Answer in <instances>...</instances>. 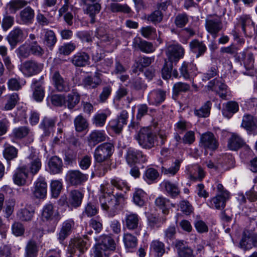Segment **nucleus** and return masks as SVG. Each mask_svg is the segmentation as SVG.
Segmentation results:
<instances>
[{
  "mask_svg": "<svg viewBox=\"0 0 257 257\" xmlns=\"http://www.w3.org/2000/svg\"><path fill=\"white\" fill-rule=\"evenodd\" d=\"M101 195L99 197L101 207L103 210L109 212H115L119 204L123 201V195L121 193L113 194V192L106 191L104 186L100 187Z\"/></svg>",
  "mask_w": 257,
  "mask_h": 257,
  "instance_id": "1",
  "label": "nucleus"
},
{
  "mask_svg": "<svg viewBox=\"0 0 257 257\" xmlns=\"http://www.w3.org/2000/svg\"><path fill=\"white\" fill-rule=\"evenodd\" d=\"M101 242L98 243L94 248V257H103L113 255L112 253L116 247V244L114 240L109 236L103 235L99 238ZM121 255L119 253L118 254H113L114 257Z\"/></svg>",
  "mask_w": 257,
  "mask_h": 257,
  "instance_id": "2",
  "label": "nucleus"
},
{
  "mask_svg": "<svg viewBox=\"0 0 257 257\" xmlns=\"http://www.w3.org/2000/svg\"><path fill=\"white\" fill-rule=\"evenodd\" d=\"M135 138L142 148L150 149L155 146L157 136L149 127H143L139 131Z\"/></svg>",
  "mask_w": 257,
  "mask_h": 257,
  "instance_id": "3",
  "label": "nucleus"
},
{
  "mask_svg": "<svg viewBox=\"0 0 257 257\" xmlns=\"http://www.w3.org/2000/svg\"><path fill=\"white\" fill-rule=\"evenodd\" d=\"M43 69V64L32 60L25 61L19 66L20 71L24 76L27 77L38 74Z\"/></svg>",
  "mask_w": 257,
  "mask_h": 257,
  "instance_id": "4",
  "label": "nucleus"
},
{
  "mask_svg": "<svg viewBox=\"0 0 257 257\" xmlns=\"http://www.w3.org/2000/svg\"><path fill=\"white\" fill-rule=\"evenodd\" d=\"M113 146L110 143H103L95 149L94 157L97 162H102L109 157L112 153Z\"/></svg>",
  "mask_w": 257,
  "mask_h": 257,
  "instance_id": "5",
  "label": "nucleus"
},
{
  "mask_svg": "<svg viewBox=\"0 0 257 257\" xmlns=\"http://www.w3.org/2000/svg\"><path fill=\"white\" fill-rule=\"evenodd\" d=\"M62 217L58 210H55L52 204H47L43 208L42 213V219L44 221L52 222L56 225Z\"/></svg>",
  "mask_w": 257,
  "mask_h": 257,
  "instance_id": "6",
  "label": "nucleus"
},
{
  "mask_svg": "<svg viewBox=\"0 0 257 257\" xmlns=\"http://www.w3.org/2000/svg\"><path fill=\"white\" fill-rule=\"evenodd\" d=\"M205 27L206 31L215 39L222 29L223 24L219 17L208 18L205 21Z\"/></svg>",
  "mask_w": 257,
  "mask_h": 257,
  "instance_id": "7",
  "label": "nucleus"
},
{
  "mask_svg": "<svg viewBox=\"0 0 257 257\" xmlns=\"http://www.w3.org/2000/svg\"><path fill=\"white\" fill-rule=\"evenodd\" d=\"M200 146L205 150H215L218 147V142L214 134L206 132L201 135Z\"/></svg>",
  "mask_w": 257,
  "mask_h": 257,
  "instance_id": "8",
  "label": "nucleus"
},
{
  "mask_svg": "<svg viewBox=\"0 0 257 257\" xmlns=\"http://www.w3.org/2000/svg\"><path fill=\"white\" fill-rule=\"evenodd\" d=\"M184 49L179 44L169 45L166 50L167 57L172 62H177L184 57Z\"/></svg>",
  "mask_w": 257,
  "mask_h": 257,
  "instance_id": "9",
  "label": "nucleus"
},
{
  "mask_svg": "<svg viewBox=\"0 0 257 257\" xmlns=\"http://www.w3.org/2000/svg\"><path fill=\"white\" fill-rule=\"evenodd\" d=\"M51 80L55 88L60 92H67L70 90L69 82L61 75L59 72L55 71L51 74Z\"/></svg>",
  "mask_w": 257,
  "mask_h": 257,
  "instance_id": "10",
  "label": "nucleus"
},
{
  "mask_svg": "<svg viewBox=\"0 0 257 257\" xmlns=\"http://www.w3.org/2000/svg\"><path fill=\"white\" fill-rule=\"evenodd\" d=\"M27 159L29 161L26 166V171L28 173L34 176L37 174L40 170L42 167L41 159L39 157L37 154L31 153Z\"/></svg>",
  "mask_w": 257,
  "mask_h": 257,
  "instance_id": "11",
  "label": "nucleus"
},
{
  "mask_svg": "<svg viewBox=\"0 0 257 257\" xmlns=\"http://www.w3.org/2000/svg\"><path fill=\"white\" fill-rule=\"evenodd\" d=\"M86 249V243L81 238L71 239L68 247V251L71 255L79 256L81 253L84 252Z\"/></svg>",
  "mask_w": 257,
  "mask_h": 257,
  "instance_id": "12",
  "label": "nucleus"
},
{
  "mask_svg": "<svg viewBox=\"0 0 257 257\" xmlns=\"http://www.w3.org/2000/svg\"><path fill=\"white\" fill-rule=\"evenodd\" d=\"M27 36L26 33L17 27L10 33L7 37V40L12 49H14L18 43L23 42Z\"/></svg>",
  "mask_w": 257,
  "mask_h": 257,
  "instance_id": "13",
  "label": "nucleus"
},
{
  "mask_svg": "<svg viewBox=\"0 0 257 257\" xmlns=\"http://www.w3.org/2000/svg\"><path fill=\"white\" fill-rule=\"evenodd\" d=\"M67 179L73 185H78L86 181L88 175L81 173L79 170H70L66 175Z\"/></svg>",
  "mask_w": 257,
  "mask_h": 257,
  "instance_id": "14",
  "label": "nucleus"
},
{
  "mask_svg": "<svg viewBox=\"0 0 257 257\" xmlns=\"http://www.w3.org/2000/svg\"><path fill=\"white\" fill-rule=\"evenodd\" d=\"M166 91L162 89L152 90L148 95V101L150 104L158 105L166 99Z\"/></svg>",
  "mask_w": 257,
  "mask_h": 257,
  "instance_id": "15",
  "label": "nucleus"
},
{
  "mask_svg": "<svg viewBox=\"0 0 257 257\" xmlns=\"http://www.w3.org/2000/svg\"><path fill=\"white\" fill-rule=\"evenodd\" d=\"M127 118V112L126 110H122L117 118L112 119L109 122V125L116 133L119 134L124 125L126 124Z\"/></svg>",
  "mask_w": 257,
  "mask_h": 257,
  "instance_id": "16",
  "label": "nucleus"
},
{
  "mask_svg": "<svg viewBox=\"0 0 257 257\" xmlns=\"http://www.w3.org/2000/svg\"><path fill=\"white\" fill-rule=\"evenodd\" d=\"M140 219V218L137 214L129 213L126 214L124 222L128 230L140 229L141 227Z\"/></svg>",
  "mask_w": 257,
  "mask_h": 257,
  "instance_id": "17",
  "label": "nucleus"
},
{
  "mask_svg": "<svg viewBox=\"0 0 257 257\" xmlns=\"http://www.w3.org/2000/svg\"><path fill=\"white\" fill-rule=\"evenodd\" d=\"M28 173L26 171V166H22L18 167L13 175V181L18 186H23L26 183Z\"/></svg>",
  "mask_w": 257,
  "mask_h": 257,
  "instance_id": "18",
  "label": "nucleus"
},
{
  "mask_svg": "<svg viewBox=\"0 0 257 257\" xmlns=\"http://www.w3.org/2000/svg\"><path fill=\"white\" fill-rule=\"evenodd\" d=\"M106 138V135L104 131L94 130L87 137L88 146L93 147L99 143L104 141Z\"/></svg>",
  "mask_w": 257,
  "mask_h": 257,
  "instance_id": "19",
  "label": "nucleus"
},
{
  "mask_svg": "<svg viewBox=\"0 0 257 257\" xmlns=\"http://www.w3.org/2000/svg\"><path fill=\"white\" fill-rule=\"evenodd\" d=\"M47 184L43 178H38L35 183L33 195L37 198H44L47 194Z\"/></svg>",
  "mask_w": 257,
  "mask_h": 257,
  "instance_id": "20",
  "label": "nucleus"
},
{
  "mask_svg": "<svg viewBox=\"0 0 257 257\" xmlns=\"http://www.w3.org/2000/svg\"><path fill=\"white\" fill-rule=\"evenodd\" d=\"M186 172L189 179L193 180H201L205 176V173L202 169L197 165L187 166Z\"/></svg>",
  "mask_w": 257,
  "mask_h": 257,
  "instance_id": "21",
  "label": "nucleus"
},
{
  "mask_svg": "<svg viewBox=\"0 0 257 257\" xmlns=\"http://www.w3.org/2000/svg\"><path fill=\"white\" fill-rule=\"evenodd\" d=\"M48 171L52 174H59L63 170V162L61 159L57 157H51L48 162Z\"/></svg>",
  "mask_w": 257,
  "mask_h": 257,
  "instance_id": "22",
  "label": "nucleus"
},
{
  "mask_svg": "<svg viewBox=\"0 0 257 257\" xmlns=\"http://www.w3.org/2000/svg\"><path fill=\"white\" fill-rule=\"evenodd\" d=\"M83 86L87 89L95 88L101 83V74L95 72L93 76H87L83 81Z\"/></svg>",
  "mask_w": 257,
  "mask_h": 257,
  "instance_id": "23",
  "label": "nucleus"
},
{
  "mask_svg": "<svg viewBox=\"0 0 257 257\" xmlns=\"http://www.w3.org/2000/svg\"><path fill=\"white\" fill-rule=\"evenodd\" d=\"M74 221L72 219H68L62 223L61 229L58 237L60 242L64 241L69 235L74 226Z\"/></svg>",
  "mask_w": 257,
  "mask_h": 257,
  "instance_id": "24",
  "label": "nucleus"
},
{
  "mask_svg": "<svg viewBox=\"0 0 257 257\" xmlns=\"http://www.w3.org/2000/svg\"><path fill=\"white\" fill-rule=\"evenodd\" d=\"M229 197V193L224 191L222 195H217L210 200V207H215L217 209L223 208L225 206V202Z\"/></svg>",
  "mask_w": 257,
  "mask_h": 257,
  "instance_id": "25",
  "label": "nucleus"
},
{
  "mask_svg": "<svg viewBox=\"0 0 257 257\" xmlns=\"http://www.w3.org/2000/svg\"><path fill=\"white\" fill-rule=\"evenodd\" d=\"M133 46L136 48H139L144 53H150L153 52L155 48L152 43L142 40L140 38H136L133 41Z\"/></svg>",
  "mask_w": 257,
  "mask_h": 257,
  "instance_id": "26",
  "label": "nucleus"
},
{
  "mask_svg": "<svg viewBox=\"0 0 257 257\" xmlns=\"http://www.w3.org/2000/svg\"><path fill=\"white\" fill-rule=\"evenodd\" d=\"M35 11L30 6H28L22 10L20 13L21 23L23 24H30L34 21Z\"/></svg>",
  "mask_w": 257,
  "mask_h": 257,
  "instance_id": "27",
  "label": "nucleus"
},
{
  "mask_svg": "<svg viewBox=\"0 0 257 257\" xmlns=\"http://www.w3.org/2000/svg\"><path fill=\"white\" fill-rule=\"evenodd\" d=\"M89 59L88 54L84 52H79L73 55L71 62L77 67H84L89 64Z\"/></svg>",
  "mask_w": 257,
  "mask_h": 257,
  "instance_id": "28",
  "label": "nucleus"
},
{
  "mask_svg": "<svg viewBox=\"0 0 257 257\" xmlns=\"http://www.w3.org/2000/svg\"><path fill=\"white\" fill-rule=\"evenodd\" d=\"M95 35L100 40L102 46L111 44L113 42V38L107 33L105 28L100 26L96 31Z\"/></svg>",
  "mask_w": 257,
  "mask_h": 257,
  "instance_id": "29",
  "label": "nucleus"
},
{
  "mask_svg": "<svg viewBox=\"0 0 257 257\" xmlns=\"http://www.w3.org/2000/svg\"><path fill=\"white\" fill-rule=\"evenodd\" d=\"M180 71L181 75L185 79H188L195 75L196 67L193 63L184 62L180 68Z\"/></svg>",
  "mask_w": 257,
  "mask_h": 257,
  "instance_id": "30",
  "label": "nucleus"
},
{
  "mask_svg": "<svg viewBox=\"0 0 257 257\" xmlns=\"http://www.w3.org/2000/svg\"><path fill=\"white\" fill-rule=\"evenodd\" d=\"M189 47L192 52L197 53V58L203 55L207 50L205 45L197 39L193 40L190 42Z\"/></svg>",
  "mask_w": 257,
  "mask_h": 257,
  "instance_id": "31",
  "label": "nucleus"
},
{
  "mask_svg": "<svg viewBox=\"0 0 257 257\" xmlns=\"http://www.w3.org/2000/svg\"><path fill=\"white\" fill-rule=\"evenodd\" d=\"M239 110V105L237 102L229 101L226 102L222 109V114L228 118H230Z\"/></svg>",
  "mask_w": 257,
  "mask_h": 257,
  "instance_id": "32",
  "label": "nucleus"
},
{
  "mask_svg": "<svg viewBox=\"0 0 257 257\" xmlns=\"http://www.w3.org/2000/svg\"><path fill=\"white\" fill-rule=\"evenodd\" d=\"M241 126L247 131H254L257 129V119L250 114H245L243 116Z\"/></svg>",
  "mask_w": 257,
  "mask_h": 257,
  "instance_id": "33",
  "label": "nucleus"
},
{
  "mask_svg": "<svg viewBox=\"0 0 257 257\" xmlns=\"http://www.w3.org/2000/svg\"><path fill=\"white\" fill-rule=\"evenodd\" d=\"M34 210L30 206H26L20 209L17 213V217L22 221H29L32 220Z\"/></svg>",
  "mask_w": 257,
  "mask_h": 257,
  "instance_id": "34",
  "label": "nucleus"
},
{
  "mask_svg": "<svg viewBox=\"0 0 257 257\" xmlns=\"http://www.w3.org/2000/svg\"><path fill=\"white\" fill-rule=\"evenodd\" d=\"M123 241L125 248L128 251L133 252L137 245V237L130 233L124 234Z\"/></svg>",
  "mask_w": 257,
  "mask_h": 257,
  "instance_id": "35",
  "label": "nucleus"
},
{
  "mask_svg": "<svg viewBox=\"0 0 257 257\" xmlns=\"http://www.w3.org/2000/svg\"><path fill=\"white\" fill-rule=\"evenodd\" d=\"M182 162V159H176L169 168L162 167V173L169 177L175 176L180 169V165Z\"/></svg>",
  "mask_w": 257,
  "mask_h": 257,
  "instance_id": "36",
  "label": "nucleus"
},
{
  "mask_svg": "<svg viewBox=\"0 0 257 257\" xmlns=\"http://www.w3.org/2000/svg\"><path fill=\"white\" fill-rule=\"evenodd\" d=\"M150 250L156 255L159 257L162 256L165 252V245L164 243L158 240H154L150 244Z\"/></svg>",
  "mask_w": 257,
  "mask_h": 257,
  "instance_id": "37",
  "label": "nucleus"
},
{
  "mask_svg": "<svg viewBox=\"0 0 257 257\" xmlns=\"http://www.w3.org/2000/svg\"><path fill=\"white\" fill-rule=\"evenodd\" d=\"M75 129L77 132H82L88 127V122L87 119L82 115H77L74 119Z\"/></svg>",
  "mask_w": 257,
  "mask_h": 257,
  "instance_id": "38",
  "label": "nucleus"
},
{
  "mask_svg": "<svg viewBox=\"0 0 257 257\" xmlns=\"http://www.w3.org/2000/svg\"><path fill=\"white\" fill-rule=\"evenodd\" d=\"M31 87L34 89L33 96L35 100L37 101H42L44 96V88L36 80L33 81Z\"/></svg>",
  "mask_w": 257,
  "mask_h": 257,
  "instance_id": "39",
  "label": "nucleus"
},
{
  "mask_svg": "<svg viewBox=\"0 0 257 257\" xmlns=\"http://www.w3.org/2000/svg\"><path fill=\"white\" fill-rule=\"evenodd\" d=\"M244 144L243 140L237 135L232 134L228 140V147L231 150H236Z\"/></svg>",
  "mask_w": 257,
  "mask_h": 257,
  "instance_id": "40",
  "label": "nucleus"
},
{
  "mask_svg": "<svg viewBox=\"0 0 257 257\" xmlns=\"http://www.w3.org/2000/svg\"><path fill=\"white\" fill-rule=\"evenodd\" d=\"M87 7L84 10V13L89 15L91 18L90 22L94 23L95 22V16L98 14L101 10V6L98 3H95L92 5H86Z\"/></svg>",
  "mask_w": 257,
  "mask_h": 257,
  "instance_id": "41",
  "label": "nucleus"
},
{
  "mask_svg": "<svg viewBox=\"0 0 257 257\" xmlns=\"http://www.w3.org/2000/svg\"><path fill=\"white\" fill-rule=\"evenodd\" d=\"M212 103L210 101H207L199 109L194 110V114L199 117H207L210 112Z\"/></svg>",
  "mask_w": 257,
  "mask_h": 257,
  "instance_id": "42",
  "label": "nucleus"
},
{
  "mask_svg": "<svg viewBox=\"0 0 257 257\" xmlns=\"http://www.w3.org/2000/svg\"><path fill=\"white\" fill-rule=\"evenodd\" d=\"M147 198L146 193L141 189H136L133 194L134 202L139 206L144 205Z\"/></svg>",
  "mask_w": 257,
  "mask_h": 257,
  "instance_id": "43",
  "label": "nucleus"
},
{
  "mask_svg": "<svg viewBox=\"0 0 257 257\" xmlns=\"http://www.w3.org/2000/svg\"><path fill=\"white\" fill-rule=\"evenodd\" d=\"M83 195L78 190H73L70 192L69 202L74 207H78L82 202Z\"/></svg>",
  "mask_w": 257,
  "mask_h": 257,
  "instance_id": "44",
  "label": "nucleus"
},
{
  "mask_svg": "<svg viewBox=\"0 0 257 257\" xmlns=\"http://www.w3.org/2000/svg\"><path fill=\"white\" fill-rule=\"evenodd\" d=\"M28 3L25 0H11L7 5V7L11 13L15 14L19 9L28 5Z\"/></svg>",
  "mask_w": 257,
  "mask_h": 257,
  "instance_id": "45",
  "label": "nucleus"
},
{
  "mask_svg": "<svg viewBox=\"0 0 257 257\" xmlns=\"http://www.w3.org/2000/svg\"><path fill=\"white\" fill-rule=\"evenodd\" d=\"M17 150L13 146L8 143L4 144V150L3 155L4 157L8 160H11L17 156Z\"/></svg>",
  "mask_w": 257,
  "mask_h": 257,
  "instance_id": "46",
  "label": "nucleus"
},
{
  "mask_svg": "<svg viewBox=\"0 0 257 257\" xmlns=\"http://www.w3.org/2000/svg\"><path fill=\"white\" fill-rule=\"evenodd\" d=\"M57 42V38L52 30H46L45 31L44 43L48 47H53Z\"/></svg>",
  "mask_w": 257,
  "mask_h": 257,
  "instance_id": "47",
  "label": "nucleus"
},
{
  "mask_svg": "<svg viewBox=\"0 0 257 257\" xmlns=\"http://www.w3.org/2000/svg\"><path fill=\"white\" fill-rule=\"evenodd\" d=\"M155 204L162 210L164 214H168V209L170 206V201L168 199L163 196H159L156 199Z\"/></svg>",
  "mask_w": 257,
  "mask_h": 257,
  "instance_id": "48",
  "label": "nucleus"
},
{
  "mask_svg": "<svg viewBox=\"0 0 257 257\" xmlns=\"http://www.w3.org/2000/svg\"><path fill=\"white\" fill-rule=\"evenodd\" d=\"M159 175V172L156 169L150 168L146 170L144 178L148 184H151L158 178Z\"/></svg>",
  "mask_w": 257,
  "mask_h": 257,
  "instance_id": "49",
  "label": "nucleus"
},
{
  "mask_svg": "<svg viewBox=\"0 0 257 257\" xmlns=\"http://www.w3.org/2000/svg\"><path fill=\"white\" fill-rule=\"evenodd\" d=\"M167 192L171 196L175 197L180 193L179 189L176 184L169 181H165L162 183Z\"/></svg>",
  "mask_w": 257,
  "mask_h": 257,
  "instance_id": "50",
  "label": "nucleus"
},
{
  "mask_svg": "<svg viewBox=\"0 0 257 257\" xmlns=\"http://www.w3.org/2000/svg\"><path fill=\"white\" fill-rule=\"evenodd\" d=\"M7 101L4 109L6 110L12 109L17 104L19 100V95L17 93H13L7 96Z\"/></svg>",
  "mask_w": 257,
  "mask_h": 257,
  "instance_id": "51",
  "label": "nucleus"
},
{
  "mask_svg": "<svg viewBox=\"0 0 257 257\" xmlns=\"http://www.w3.org/2000/svg\"><path fill=\"white\" fill-rule=\"evenodd\" d=\"M18 57L20 59H26L31 54L29 43L26 42L20 46L16 51Z\"/></svg>",
  "mask_w": 257,
  "mask_h": 257,
  "instance_id": "52",
  "label": "nucleus"
},
{
  "mask_svg": "<svg viewBox=\"0 0 257 257\" xmlns=\"http://www.w3.org/2000/svg\"><path fill=\"white\" fill-rule=\"evenodd\" d=\"M107 117L105 113H97L93 117L92 123L96 127H101L104 125Z\"/></svg>",
  "mask_w": 257,
  "mask_h": 257,
  "instance_id": "53",
  "label": "nucleus"
},
{
  "mask_svg": "<svg viewBox=\"0 0 257 257\" xmlns=\"http://www.w3.org/2000/svg\"><path fill=\"white\" fill-rule=\"evenodd\" d=\"M56 123V119L45 117L41 123V127L43 130L46 134L50 133Z\"/></svg>",
  "mask_w": 257,
  "mask_h": 257,
  "instance_id": "54",
  "label": "nucleus"
},
{
  "mask_svg": "<svg viewBox=\"0 0 257 257\" xmlns=\"http://www.w3.org/2000/svg\"><path fill=\"white\" fill-rule=\"evenodd\" d=\"M109 9L113 13L123 12L129 13L131 11V9L127 5H121L118 3H111L110 5Z\"/></svg>",
  "mask_w": 257,
  "mask_h": 257,
  "instance_id": "55",
  "label": "nucleus"
},
{
  "mask_svg": "<svg viewBox=\"0 0 257 257\" xmlns=\"http://www.w3.org/2000/svg\"><path fill=\"white\" fill-rule=\"evenodd\" d=\"M79 94L75 92H72L68 95L66 102L67 103L68 108L72 109L79 103Z\"/></svg>",
  "mask_w": 257,
  "mask_h": 257,
  "instance_id": "56",
  "label": "nucleus"
},
{
  "mask_svg": "<svg viewBox=\"0 0 257 257\" xmlns=\"http://www.w3.org/2000/svg\"><path fill=\"white\" fill-rule=\"evenodd\" d=\"M38 251L36 243L33 240L29 241L26 247V255L28 257L36 256L37 255Z\"/></svg>",
  "mask_w": 257,
  "mask_h": 257,
  "instance_id": "57",
  "label": "nucleus"
},
{
  "mask_svg": "<svg viewBox=\"0 0 257 257\" xmlns=\"http://www.w3.org/2000/svg\"><path fill=\"white\" fill-rule=\"evenodd\" d=\"M76 45L73 43H67L61 46L59 48V53L61 55H69L76 49Z\"/></svg>",
  "mask_w": 257,
  "mask_h": 257,
  "instance_id": "58",
  "label": "nucleus"
},
{
  "mask_svg": "<svg viewBox=\"0 0 257 257\" xmlns=\"http://www.w3.org/2000/svg\"><path fill=\"white\" fill-rule=\"evenodd\" d=\"M154 60L153 57H144L140 58L136 63V67L140 71L143 70L144 67L149 66Z\"/></svg>",
  "mask_w": 257,
  "mask_h": 257,
  "instance_id": "59",
  "label": "nucleus"
},
{
  "mask_svg": "<svg viewBox=\"0 0 257 257\" xmlns=\"http://www.w3.org/2000/svg\"><path fill=\"white\" fill-rule=\"evenodd\" d=\"M208 87L215 91H217V90L222 91L228 90L227 87L225 84L215 79L211 81L209 83Z\"/></svg>",
  "mask_w": 257,
  "mask_h": 257,
  "instance_id": "60",
  "label": "nucleus"
},
{
  "mask_svg": "<svg viewBox=\"0 0 257 257\" xmlns=\"http://www.w3.org/2000/svg\"><path fill=\"white\" fill-rule=\"evenodd\" d=\"M139 152L132 148L128 149L126 159L129 164L136 163L138 162Z\"/></svg>",
  "mask_w": 257,
  "mask_h": 257,
  "instance_id": "61",
  "label": "nucleus"
},
{
  "mask_svg": "<svg viewBox=\"0 0 257 257\" xmlns=\"http://www.w3.org/2000/svg\"><path fill=\"white\" fill-rule=\"evenodd\" d=\"M240 20L241 24L242 29L243 32L246 34L248 29L249 28L251 29L252 28V26L253 25V23L252 22L249 17L247 16H243L241 17Z\"/></svg>",
  "mask_w": 257,
  "mask_h": 257,
  "instance_id": "62",
  "label": "nucleus"
},
{
  "mask_svg": "<svg viewBox=\"0 0 257 257\" xmlns=\"http://www.w3.org/2000/svg\"><path fill=\"white\" fill-rule=\"evenodd\" d=\"M62 183L58 180H54L51 182V189L53 197H57L62 189Z\"/></svg>",
  "mask_w": 257,
  "mask_h": 257,
  "instance_id": "63",
  "label": "nucleus"
},
{
  "mask_svg": "<svg viewBox=\"0 0 257 257\" xmlns=\"http://www.w3.org/2000/svg\"><path fill=\"white\" fill-rule=\"evenodd\" d=\"M111 184L119 190H122L125 189L126 190L129 189L127 183L120 179L115 178L111 180Z\"/></svg>",
  "mask_w": 257,
  "mask_h": 257,
  "instance_id": "64",
  "label": "nucleus"
}]
</instances>
